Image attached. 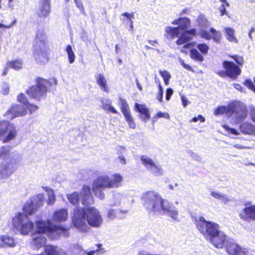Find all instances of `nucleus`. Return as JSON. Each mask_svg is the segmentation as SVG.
<instances>
[{"instance_id": "14", "label": "nucleus", "mask_w": 255, "mask_h": 255, "mask_svg": "<svg viewBox=\"0 0 255 255\" xmlns=\"http://www.w3.org/2000/svg\"><path fill=\"white\" fill-rule=\"evenodd\" d=\"M119 104L120 106L121 111L124 115L125 119L128 122L129 128L132 129L135 128V124L130 114L129 107L127 101L120 97L119 100Z\"/></svg>"}, {"instance_id": "57", "label": "nucleus", "mask_w": 255, "mask_h": 255, "mask_svg": "<svg viewBox=\"0 0 255 255\" xmlns=\"http://www.w3.org/2000/svg\"><path fill=\"white\" fill-rule=\"evenodd\" d=\"M173 90L169 88L167 89L166 91V100L169 101L170 99L171 96L173 94Z\"/></svg>"}, {"instance_id": "62", "label": "nucleus", "mask_w": 255, "mask_h": 255, "mask_svg": "<svg viewBox=\"0 0 255 255\" xmlns=\"http://www.w3.org/2000/svg\"><path fill=\"white\" fill-rule=\"evenodd\" d=\"M81 172L82 174L83 175V178L84 179H87L89 177V175H87V173H89V172H91V171L90 170H83Z\"/></svg>"}, {"instance_id": "61", "label": "nucleus", "mask_w": 255, "mask_h": 255, "mask_svg": "<svg viewBox=\"0 0 255 255\" xmlns=\"http://www.w3.org/2000/svg\"><path fill=\"white\" fill-rule=\"evenodd\" d=\"M123 16H126L127 18L131 20L132 18H134V13H129L128 12H125L122 14Z\"/></svg>"}, {"instance_id": "35", "label": "nucleus", "mask_w": 255, "mask_h": 255, "mask_svg": "<svg viewBox=\"0 0 255 255\" xmlns=\"http://www.w3.org/2000/svg\"><path fill=\"white\" fill-rule=\"evenodd\" d=\"M190 57L193 60L199 62H202L204 60L203 56L196 49L190 50Z\"/></svg>"}, {"instance_id": "33", "label": "nucleus", "mask_w": 255, "mask_h": 255, "mask_svg": "<svg viewBox=\"0 0 255 255\" xmlns=\"http://www.w3.org/2000/svg\"><path fill=\"white\" fill-rule=\"evenodd\" d=\"M225 30L226 33V38L230 42H234L238 43V40L236 37L234 36L235 30L231 28H225Z\"/></svg>"}, {"instance_id": "42", "label": "nucleus", "mask_w": 255, "mask_h": 255, "mask_svg": "<svg viewBox=\"0 0 255 255\" xmlns=\"http://www.w3.org/2000/svg\"><path fill=\"white\" fill-rule=\"evenodd\" d=\"M198 49L203 54H207L209 50V47L206 44H198L197 46Z\"/></svg>"}, {"instance_id": "5", "label": "nucleus", "mask_w": 255, "mask_h": 255, "mask_svg": "<svg viewBox=\"0 0 255 255\" xmlns=\"http://www.w3.org/2000/svg\"><path fill=\"white\" fill-rule=\"evenodd\" d=\"M12 226L14 230L20 234L26 236L34 228V224L27 215L18 213L12 218Z\"/></svg>"}, {"instance_id": "11", "label": "nucleus", "mask_w": 255, "mask_h": 255, "mask_svg": "<svg viewBox=\"0 0 255 255\" xmlns=\"http://www.w3.org/2000/svg\"><path fill=\"white\" fill-rule=\"evenodd\" d=\"M223 66L225 71H220L217 73L222 78L228 76L231 79L235 80L241 73V70L239 67L233 62L224 61L223 62Z\"/></svg>"}, {"instance_id": "17", "label": "nucleus", "mask_w": 255, "mask_h": 255, "mask_svg": "<svg viewBox=\"0 0 255 255\" xmlns=\"http://www.w3.org/2000/svg\"><path fill=\"white\" fill-rule=\"evenodd\" d=\"M228 239L224 232L220 230L209 241L215 248L221 249L225 245V243H227Z\"/></svg>"}, {"instance_id": "45", "label": "nucleus", "mask_w": 255, "mask_h": 255, "mask_svg": "<svg viewBox=\"0 0 255 255\" xmlns=\"http://www.w3.org/2000/svg\"><path fill=\"white\" fill-rule=\"evenodd\" d=\"M25 106V109L28 110L30 114L34 112L38 109V107L37 106L30 104L29 102Z\"/></svg>"}, {"instance_id": "36", "label": "nucleus", "mask_w": 255, "mask_h": 255, "mask_svg": "<svg viewBox=\"0 0 255 255\" xmlns=\"http://www.w3.org/2000/svg\"><path fill=\"white\" fill-rule=\"evenodd\" d=\"M23 61L21 59L11 61L7 63V66L15 70L22 68Z\"/></svg>"}, {"instance_id": "50", "label": "nucleus", "mask_w": 255, "mask_h": 255, "mask_svg": "<svg viewBox=\"0 0 255 255\" xmlns=\"http://www.w3.org/2000/svg\"><path fill=\"white\" fill-rule=\"evenodd\" d=\"M55 201V196L54 191L50 192L48 194V199L47 200V204L48 205H53Z\"/></svg>"}, {"instance_id": "7", "label": "nucleus", "mask_w": 255, "mask_h": 255, "mask_svg": "<svg viewBox=\"0 0 255 255\" xmlns=\"http://www.w3.org/2000/svg\"><path fill=\"white\" fill-rule=\"evenodd\" d=\"M50 85V83L47 80L38 78L37 84L29 88L26 91V93L30 98L39 101L46 96L47 88Z\"/></svg>"}, {"instance_id": "2", "label": "nucleus", "mask_w": 255, "mask_h": 255, "mask_svg": "<svg viewBox=\"0 0 255 255\" xmlns=\"http://www.w3.org/2000/svg\"><path fill=\"white\" fill-rule=\"evenodd\" d=\"M36 231L32 234V244L36 249L44 247L46 242V239L44 234L46 232L53 234H57L58 236L63 235L66 236L67 231L64 228L59 225H55L53 223L48 220L46 222L43 220L36 222Z\"/></svg>"}, {"instance_id": "15", "label": "nucleus", "mask_w": 255, "mask_h": 255, "mask_svg": "<svg viewBox=\"0 0 255 255\" xmlns=\"http://www.w3.org/2000/svg\"><path fill=\"white\" fill-rule=\"evenodd\" d=\"M34 56L37 63L44 64L48 62V49L43 44L41 46H34Z\"/></svg>"}, {"instance_id": "56", "label": "nucleus", "mask_w": 255, "mask_h": 255, "mask_svg": "<svg viewBox=\"0 0 255 255\" xmlns=\"http://www.w3.org/2000/svg\"><path fill=\"white\" fill-rule=\"evenodd\" d=\"M156 117L158 118H163L165 119H169L170 118L169 115L167 113L159 112L156 115Z\"/></svg>"}, {"instance_id": "30", "label": "nucleus", "mask_w": 255, "mask_h": 255, "mask_svg": "<svg viewBox=\"0 0 255 255\" xmlns=\"http://www.w3.org/2000/svg\"><path fill=\"white\" fill-rule=\"evenodd\" d=\"M30 201L37 209L43 205L44 202V196L42 194H39L33 196Z\"/></svg>"}, {"instance_id": "3", "label": "nucleus", "mask_w": 255, "mask_h": 255, "mask_svg": "<svg viewBox=\"0 0 255 255\" xmlns=\"http://www.w3.org/2000/svg\"><path fill=\"white\" fill-rule=\"evenodd\" d=\"M172 23L178 25V26L176 27L166 26L165 31L171 38L178 37L176 41L177 45L184 44L191 41L196 34V30L194 28L186 30L190 23L189 19L186 17L178 18L174 20Z\"/></svg>"}, {"instance_id": "51", "label": "nucleus", "mask_w": 255, "mask_h": 255, "mask_svg": "<svg viewBox=\"0 0 255 255\" xmlns=\"http://www.w3.org/2000/svg\"><path fill=\"white\" fill-rule=\"evenodd\" d=\"M159 73L161 75V76H162V77L163 78V80H164V79L169 80L171 78V75H170V73L166 70H163V71L160 70Z\"/></svg>"}, {"instance_id": "41", "label": "nucleus", "mask_w": 255, "mask_h": 255, "mask_svg": "<svg viewBox=\"0 0 255 255\" xmlns=\"http://www.w3.org/2000/svg\"><path fill=\"white\" fill-rule=\"evenodd\" d=\"M197 21L200 27L205 28L208 26L207 20L203 16H200Z\"/></svg>"}, {"instance_id": "13", "label": "nucleus", "mask_w": 255, "mask_h": 255, "mask_svg": "<svg viewBox=\"0 0 255 255\" xmlns=\"http://www.w3.org/2000/svg\"><path fill=\"white\" fill-rule=\"evenodd\" d=\"M142 164L146 169L155 176H161L163 174L160 165L156 164L154 161L146 155H142L140 157Z\"/></svg>"}, {"instance_id": "8", "label": "nucleus", "mask_w": 255, "mask_h": 255, "mask_svg": "<svg viewBox=\"0 0 255 255\" xmlns=\"http://www.w3.org/2000/svg\"><path fill=\"white\" fill-rule=\"evenodd\" d=\"M85 208L76 207L74 210L72 223L74 227L82 232H88L90 228L86 223Z\"/></svg>"}, {"instance_id": "53", "label": "nucleus", "mask_w": 255, "mask_h": 255, "mask_svg": "<svg viewBox=\"0 0 255 255\" xmlns=\"http://www.w3.org/2000/svg\"><path fill=\"white\" fill-rule=\"evenodd\" d=\"M128 211L127 210H121L120 209L117 210V218L119 219H123L124 218L126 215L127 214Z\"/></svg>"}, {"instance_id": "46", "label": "nucleus", "mask_w": 255, "mask_h": 255, "mask_svg": "<svg viewBox=\"0 0 255 255\" xmlns=\"http://www.w3.org/2000/svg\"><path fill=\"white\" fill-rule=\"evenodd\" d=\"M74 0L75 1L76 6L79 8V9L80 10V11H81L82 14H83L84 15H86V13L85 11L84 7L82 2H81V1L79 0Z\"/></svg>"}, {"instance_id": "49", "label": "nucleus", "mask_w": 255, "mask_h": 255, "mask_svg": "<svg viewBox=\"0 0 255 255\" xmlns=\"http://www.w3.org/2000/svg\"><path fill=\"white\" fill-rule=\"evenodd\" d=\"M17 100L19 102L22 103L23 106H25L28 103L26 97L23 94H20L18 96Z\"/></svg>"}, {"instance_id": "60", "label": "nucleus", "mask_w": 255, "mask_h": 255, "mask_svg": "<svg viewBox=\"0 0 255 255\" xmlns=\"http://www.w3.org/2000/svg\"><path fill=\"white\" fill-rule=\"evenodd\" d=\"M16 22V19H14L11 24H10L9 25H4L3 24H2V23H0V27L1 28H9L10 27H11L12 25H14Z\"/></svg>"}, {"instance_id": "55", "label": "nucleus", "mask_w": 255, "mask_h": 255, "mask_svg": "<svg viewBox=\"0 0 255 255\" xmlns=\"http://www.w3.org/2000/svg\"><path fill=\"white\" fill-rule=\"evenodd\" d=\"M224 128L226 129L229 133L235 134V135H239V132L235 128H230L229 126L224 125L223 126Z\"/></svg>"}, {"instance_id": "34", "label": "nucleus", "mask_w": 255, "mask_h": 255, "mask_svg": "<svg viewBox=\"0 0 255 255\" xmlns=\"http://www.w3.org/2000/svg\"><path fill=\"white\" fill-rule=\"evenodd\" d=\"M2 242L9 247H14L15 246V242L14 239L9 236H3L1 237Z\"/></svg>"}, {"instance_id": "18", "label": "nucleus", "mask_w": 255, "mask_h": 255, "mask_svg": "<svg viewBox=\"0 0 255 255\" xmlns=\"http://www.w3.org/2000/svg\"><path fill=\"white\" fill-rule=\"evenodd\" d=\"M16 163L14 161H2L0 166V178L5 179L8 178L14 171L13 164Z\"/></svg>"}, {"instance_id": "16", "label": "nucleus", "mask_w": 255, "mask_h": 255, "mask_svg": "<svg viewBox=\"0 0 255 255\" xmlns=\"http://www.w3.org/2000/svg\"><path fill=\"white\" fill-rule=\"evenodd\" d=\"M26 114V111L23 105H14L7 110L4 116L8 119L12 120L15 117L22 116Z\"/></svg>"}, {"instance_id": "12", "label": "nucleus", "mask_w": 255, "mask_h": 255, "mask_svg": "<svg viewBox=\"0 0 255 255\" xmlns=\"http://www.w3.org/2000/svg\"><path fill=\"white\" fill-rule=\"evenodd\" d=\"M229 114L233 115L236 122H242L247 116L246 106L239 102H234L229 105Z\"/></svg>"}, {"instance_id": "43", "label": "nucleus", "mask_w": 255, "mask_h": 255, "mask_svg": "<svg viewBox=\"0 0 255 255\" xmlns=\"http://www.w3.org/2000/svg\"><path fill=\"white\" fill-rule=\"evenodd\" d=\"M158 83L159 90L156 98L160 102H162L163 95V90L159 81H158Z\"/></svg>"}, {"instance_id": "37", "label": "nucleus", "mask_w": 255, "mask_h": 255, "mask_svg": "<svg viewBox=\"0 0 255 255\" xmlns=\"http://www.w3.org/2000/svg\"><path fill=\"white\" fill-rule=\"evenodd\" d=\"M66 52L68 55V59L69 63L72 64L75 61V54L72 50V48L71 45H69L66 48Z\"/></svg>"}, {"instance_id": "32", "label": "nucleus", "mask_w": 255, "mask_h": 255, "mask_svg": "<svg viewBox=\"0 0 255 255\" xmlns=\"http://www.w3.org/2000/svg\"><path fill=\"white\" fill-rule=\"evenodd\" d=\"M67 197L70 203L73 205L79 204L80 196L79 194L77 192H74L71 194H67Z\"/></svg>"}, {"instance_id": "47", "label": "nucleus", "mask_w": 255, "mask_h": 255, "mask_svg": "<svg viewBox=\"0 0 255 255\" xmlns=\"http://www.w3.org/2000/svg\"><path fill=\"white\" fill-rule=\"evenodd\" d=\"M188 153L194 160L200 162H202V157L200 155L191 150L188 151Z\"/></svg>"}, {"instance_id": "19", "label": "nucleus", "mask_w": 255, "mask_h": 255, "mask_svg": "<svg viewBox=\"0 0 255 255\" xmlns=\"http://www.w3.org/2000/svg\"><path fill=\"white\" fill-rule=\"evenodd\" d=\"M80 194L82 197V203L83 205L88 206L93 203L94 200L89 186H83Z\"/></svg>"}, {"instance_id": "9", "label": "nucleus", "mask_w": 255, "mask_h": 255, "mask_svg": "<svg viewBox=\"0 0 255 255\" xmlns=\"http://www.w3.org/2000/svg\"><path fill=\"white\" fill-rule=\"evenodd\" d=\"M17 135L15 127L7 121L0 120V137H4L3 142H8Z\"/></svg>"}, {"instance_id": "54", "label": "nucleus", "mask_w": 255, "mask_h": 255, "mask_svg": "<svg viewBox=\"0 0 255 255\" xmlns=\"http://www.w3.org/2000/svg\"><path fill=\"white\" fill-rule=\"evenodd\" d=\"M232 58L235 60V61L238 64L241 66H242L243 65L244 60L242 57L235 55L232 56Z\"/></svg>"}, {"instance_id": "22", "label": "nucleus", "mask_w": 255, "mask_h": 255, "mask_svg": "<svg viewBox=\"0 0 255 255\" xmlns=\"http://www.w3.org/2000/svg\"><path fill=\"white\" fill-rule=\"evenodd\" d=\"M50 13V4L49 0H42L41 6L37 12L38 16L40 17H46Z\"/></svg>"}, {"instance_id": "4", "label": "nucleus", "mask_w": 255, "mask_h": 255, "mask_svg": "<svg viewBox=\"0 0 255 255\" xmlns=\"http://www.w3.org/2000/svg\"><path fill=\"white\" fill-rule=\"evenodd\" d=\"M122 180L123 177L119 174H114L111 177L107 175H102L93 181L92 190L96 196L103 200L105 197L103 189L118 188L121 186Z\"/></svg>"}, {"instance_id": "24", "label": "nucleus", "mask_w": 255, "mask_h": 255, "mask_svg": "<svg viewBox=\"0 0 255 255\" xmlns=\"http://www.w3.org/2000/svg\"><path fill=\"white\" fill-rule=\"evenodd\" d=\"M36 44L34 46H46L47 36L43 29H38L36 33Z\"/></svg>"}, {"instance_id": "1", "label": "nucleus", "mask_w": 255, "mask_h": 255, "mask_svg": "<svg viewBox=\"0 0 255 255\" xmlns=\"http://www.w3.org/2000/svg\"><path fill=\"white\" fill-rule=\"evenodd\" d=\"M141 199L149 212L157 215H166L175 221H179V213L176 207L163 199L158 193L154 191H146L142 194Z\"/></svg>"}, {"instance_id": "64", "label": "nucleus", "mask_w": 255, "mask_h": 255, "mask_svg": "<svg viewBox=\"0 0 255 255\" xmlns=\"http://www.w3.org/2000/svg\"><path fill=\"white\" fill-rule=\"evenodd\" d=\"M111 103H104L102 102V108L105 110H109L110 108Z\"/></svg>"}, {"instance_id": "21", "label": "nucleus", "mask_w": 255, "mask_h": 255, "mask_svg": "<svg viewBox=\"0 0 255 255\" xmlns=\"http://www.w3.org/2000/svg\"><path fill=\"white\" fill-rule=\"evenodd\" d=\"M240 217L248 222L255 220V205L245 208L240 213Z\"/></svg>"}, {"instance_id": "38", "label": "nucleus", "mask_w": 255, "mask_h": 255, "mask_svg": "<svg viewBox=\"0 0 255 255\" xmlns=\"http://www.w3.org/2000/svg\"><path fill=\"white\" fill-rule=\"evenodd\" d=\"M225 113L229 114V105L228 107L222 106L217 108L214 111V114L215 115H219L223 114Z\"/></svg>"}, {"instance_id": "25", "label": "nucleus", "mask_w": 255, "mask_h": 255, "mask_svg": "<svg viewBox=\"0 0 255 255\" xmlns=\"http://www.w3.org/2000/svg\"><path fill=\"white\" fill-rule=\"evenodd\" d=\"M241 132L245 134L255 135V125L249 123H244L240 126Z\"/></svg>"}, {"instance_id": "52", "label": "nucleus", "mask_w": 255, "mask_h": 255, "mask_svg": "<svg viewBox=\"0 0 255 255\" xmlns=\"http://www.w3.org/2000/svg\"><path fill=\"white\" fill-rule=\"evenodd\" d=\"M9 91V86L5 82H4L2 84L1 92L3 95H6L8 93Z\"/></svg>"}, {"instance_id": "26", "label": "nucleus", "mask_w": 255, "mask_h": 255, "mask_svg": "<svg viewBox=\"0 0 255 255\" xmlns=\"http://www.w3.org/2000/svg\"><path fill=\"white\" fill-rule=\"evenodd\" d=\"M68 216V212L66 209H61L55 212L53 219L57 222H64L66 220Z\"/></svg>"}, {"instance_id": "39", "label": "nucleus", "mask_w": 255, "mask_h": 255, "mask_svg": "<svg viewBox=\"0 0 255 255\" xmlns=\"http://www.w3.org/2000/svg\"><path fill=\"white\" fill-rule=\"evenodd\" d=\"M72 252L74 255H84L86 252L83 250L80 245H75L72 249Z\"/></svg>"}, {"instance_id": "27", "label": "nucleus", "mask_w": 255, "mask_h": 255, "mask_svg": "<svg viewBox=\"0 0 255 255\" xmlns=\"http://www.w3.org/2000/svg\"><path fill=\"white\" fill-rule=\"evenodd\" d=\"M10 147L8 146H2L0 148V159L3 160V161L7 160L8 161H14L11 158L9 157V153Z\"/></svg>"}, {"instance_id": "29", "label": "nucleus", "mask_w": 255, "mask_h": 255, "mask_svg": "<svg viewBox=\"0 0 255 255\" xmlns=\"http://www.w3.org/2000/svg\"><path fill=\"white\" fill-rule=\"evenodd\" d=\"M211 195L214 198L222 201L224 203L226 204L230 201L228 195L222 194L217 191H211Z\"/></svg>"}, {"instance_id": "28", "label": "nucleus", "mask_w": 255, "mask_h": 255, "mask_svg": "<svg viewBox=\"0 0 255 255\" xmlns=\"http://www.w3.org/2000/svg\"><path fill=\"white\" fill-rule=\"evenodd\" d=\"M97 84L100 86L101 89L105 92H108V88L107 81L102 74H98L95 76Z\"/></svg>"}, {"instance_id": "20", "label": "nucleus", "mask_w": 255, "mask_h": 255, "mask_svg": "<svg viewBox=\"0 0 255 255\" xmlns=\"http://www.w3.org/2000/svg\"><path fill=\"white\" fill-rule=\"evenodd\" d=\"M226 248L229 255H242L241 248L232 239H229L226 243Z\"/></svg>"}, {"instance_id": "58", "label": "nucleus", "mask_w": 255, "mask_h": 255, "mask_svg": "<svg viewBox=\"0 0 255 255\" xmlns=\"http://www.w3.org/2000/svg\"><path fill=\"white\" fill-rule=\"evenodd\" d=\"M179 62L180 64L182 65V66L186 69H187L188 71H193V69L192 67L186 63H184V61L182 60L181 59H179Z\"/></svg>"}, {"instance_id": "6", "label": "nucleus", "mask_w": 255, "mask_h": 255, "mask_svg": "<svg viewBox=\"0 0 255 255\" xmlns=\"http://www.w3.org/2000/svg\"><path fill=\"white\" fill-rule=\"evenodd\" d=\"M196 224L197 229L208 241L220 230L218 224L215 222L207 221L203 217H200L196 220Z\"/></svg>"}, {"instance_id": "59", "label": "nucleus", "mask_w": 255, "mask_h": 255, "mask_svg": "<svg viewBox=\"0 0 255 255\" xmlns=\"http://www.w3.org/2000/svg\"><path fill=\"white\" fill-rule=\"evenodd\" d=\"M198 120L203 123L205 121V119L202 115H199L197 117H194L192 120L193 122H197Z\"/></svg>"}, {"instance_id": "31", "label": "nucleus", "mask_w": 255, "mask_h": 255, "mask_svg": "<svg viewBox=\"0 0 255 255\" xmlns=\"http://www.w3.org/2000/svg\"><path fill=\"white\" fill-rule=\"evenodd\" d=\"M23 211L29 215L32 214L37 209V208L30 201H27L23 207Z\"/></svg>"}, {"instance_id": "48", "label": "nucleus", "mask_w": 255, "mask_h": 255, "mask_svg": "<svg viewBox=\"0 0 255 255\" xmlns=\"http://www.w3.org/2000/svg\"><path fill=\"white\" fill-rule=\"evenodd\" d=\"M244 84L250 89H251L255 93V85L251 80H246L244 82Z\"/></svg>"}, {"instance_id": "40", "label": "nucleus", "mask_w": 255, "mask_h": 255, "mask_svg": "<svg viewBox=\"0 0 255 255\" xmlns=\"http://www.w3.org/2000/svg\"><path fill=\"white\" fill-rule=\"evenodd\" d=\"M210 31L213 34V39L214 41L219 42L220 40L221 37V33L219 31H217L214 28H211Z\"/></svg>"}, {"instance_id": "44", "label": "nucleus", "mask_w": 255, "mask_h": 255, "mask_svg": "<svg viewBox=\"0 0 255 255\" xmlns=\"http://www.w3.org/2000/svg\"><path fill=\"white\" fill-rule=\"evenodd\" d=\"M117 210L110 209L108 212L107 217L111 220L117 218Z\"/></svg>"}, {"instance_id": "23", "label": "nucleus", "mask_w": 255, "mask_h": 255, "mask_svg": "<svg viewBox=\"0 0 255 255\" xmlns=\"http://www.w3.org/2000/svg\"><path fill=\"white\" fill-rule=\"evenodd\" d=\"M135 108L136 111L140 113L139 118L143 122L146 123L147 121L149 120L150 116L149 114V111L145 106L136 103L135 104Z\"/></svg>"}, {"instance_id": "10", "label": "nucleus", "mask_w": 255, "mask_h": 255, "mask_svg": "<svg viewBox=\"0 0 255 255\" xmlns=\"http://www.w3.org/2000/svg\"><path fill=\"white\" fill-rule=\"evenodd\" d=\"M86 221L88 224L93 228L101 227L103 224V219L99 211L95 207L86 208Z\"/></svg>"}, {"instance_id": "63", "label": "nucleus", "mask_w": 255, "mask_h": 255, "mask_svg": "<svg viewBox=\"0 0 255 255\" xmlns=\"http://www.w3.org/2000/svg\"><path fill=\"white\" fill-rule=\"evenodd\" d=\"M202 37L207 39H210L211 38L210 34L206 31H203L202 32Z\"/></svg>"}]
</instances>
